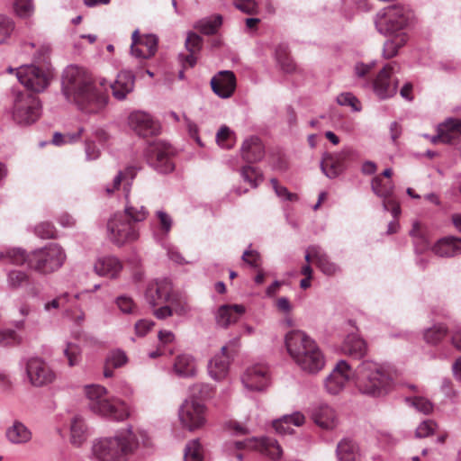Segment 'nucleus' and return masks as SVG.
<instances>
[{
    "label": "nucleus",
    "instance_id": "nucleus-37",
    "mask_svg": "<svg viewBox=\"0 0 461 461\" xmlns=\"http://www.w3.org/2000/svg\"><path fill=\"white\" fill-rule=\"evenodd\" d=\"M174 370L180 376L194 375L196 372L194 359L186 354L179 355L175 361Z\"/></svg>",
    "mask_w": 461,
    "mask_h": 461
},
{
    "label": "nucleus",
    "instance_id": "nucleus-25",
    "mask_svg": "<svg viewBox=\"0 0 461 461\" xmlns=\"http://www.w3.org/2000/svg\"><path fill=\"white\" fill-rule=\"evenodd\" d=\"M305 261L307 263L313 261L316 267L327 276H333L339 271V267L330 260L328 255L319 246L307 248Z\"/></svg>",
    "mask_w": 461,
    "mask_h": 461
},
{
    "label": "nucleus",
    "instance_id": "nucleus-61",
    "mask_svg": "<svg viewBox=\"0 0 461 461\" xmlns=\"http://www.w3.org/2000/svg\"><path fill=\"white\" fill-rule=\"evenodd\" d=\"M384 199L383 204L386 211L391 212L393 216L396 218L401 213V208L399 203L393 198V194Z\"/></svg>",
    "mask_w": 461,
    "mask_h": 461
},
{
    "label": "nucleus",
    "instance_id": "nucleus-48",
    "mask_svg": "<svg viewBox=\"0 0 461 461\" xmlns=\"http://www.w3.org/2000/svg\"><path fill=\"white\" fill-rule=\"evenodd\" d=\"M185 461H202V446L197 439L190 441L185 449Z\"/></svg>",
    "mask_w": 461,
    "mask_h": 461
},
{
    "label": "nucleus",
    "instance_id": "nucleus-64",
    "mask_svg": "<svg viewBox=\"0 0 461 461\" xmlns=\"http://www.w3.org/2000/svg\"><path fill=\"white\" fill-rule=\"evenodd\" d=\"M270 165L278 170H285L287 168V161L283 154L280 152L273 153L270 156Z\"/></svg>",
    "mask_w": 461,
    "mask_h": 461
},
{
    "label": "nucleus",
    "instance_id": "nucleus-40",
    "mask_svg": "<svg viewBox=\"0 0 461 461\" xmlns=\"http://www.w3.org/2000/svg\"><path fill=\"white\" fill-rule=\"evenodd\" d=\"M276 55L277 62L285 73H292L295 71L296 65L291 59L286 46L279 45L276 50Z\"/></svg>",
    "mask_w": 461,
    "mask_h": 461
},
{
    "label": "nucleus",
    "instance_id": "nucleus-24",
    "mask_svg": "<svg viewBox=\"0 0 461 461\" xmlns=\"http://www.w3.org/2000/svg\"><path fill=\"white\" fill-rule=\"evenodd\" d=\"M431 142L436 144L455 143L461 140V121L457 119H449L438 128V134L430 139Z\"/></svg>",
    "mask_w": 461,
    "mask_h": 461
},
{
    "label": "nucleus",
    "instance_id": "nucleus-12",
    "mask_svg": "<svg viewBox=\"0 0 461 461\" xmlns=\"http://www.w3.org/2000/svg\"><path fill=\"white\" fill-rule=\"evenodd\" d=\"M182 424L190 430L201 428L205 423V407L198 400H185L179 411Z\"/></svg>",
    "mask_w": 461,
    "mask_h": 461
},
{
    "label": "nucleus",
    "instance_id": "nucleus-43",
    "mask_svg": "<svg viewBox=\"0 0 461 461\" xmlns=\"http://www.w3.org/2000/svg\"><path fill=\"white\" fill-rule=\"evenodd\" d=\"M447 334V328L442 324H437L424 332V339L429 344L440 342Z\"/></svg>",
    "mask_w": 461,
    "mask_h": 461
},
{
    "label": "nucleus",
    "instance_id": "nucleus-53",
    "mask_svg": "<svg viewBox=\"0 0 461 461\" xmlns=\"http://www.w3.org/2000/svg\"><path fill=\"white\" fill-rule=\"evenodd\" d=\"M34 233L41 239H54L56 237V229L49 221H42L35 226Z\"/></svg>",
    "mask_w": 461,
    "mask_h": 461
},
{
    "label": "nucleus",
    "instance_id": "nucleus-56",
    "mask_svg": "<svg viewBox=\"0 0 461 461\" xmlns=\"http://www.w3.org/2000/svg\"><path fill=\"white\" fill-rule=\"evenodd\" d=\"M20 343V339L14 330H0V346L8 347Z\"/></svg>",
    "mask_w": 461,
    "mask_h": 461
},
{
    "label": "nucleus",
    "instance_id": "nucleus-55",
    "mask_svg": "<svg viewBox=\"0 0 461 461\" xmlns=\"http://www.w3.org/2000/svg\"><path fill=\"white\" fill-rule=\"evenodd\" d=\"M337 101L340 105H348L352 107L354 111H360L361 104L358 99L351 93H342L337 97Z\"/></svg>",
    "mask_w": 461,
    "mask_h": 461
},
{
    "label": "nucleus",
    "instance_id": "nucleus-58",
    "mask_svg": "<svg viewBox=\"0 0 461 461\" xmlns=\"http://www.w3.org/2000/svg\"><path fill=\"white\" fill-rule=\"evenodd\" d=\"M436 423L433 420H427L420 424V426L416 429V437L417 438H425L431 434L436 429Z\"/></svg>",
    "mask_w": 461,
    "mask_h": 461
},
{
    "label": "nucleus",
    "instance_id": "nucleus-42",
    "mask_svg": "<svg viewBox=\"0 0 461 461\" xmlns=\"http://www.w3.org/2000/svg\"><path fill=\"white\" fill-rule=\"evenodd\" d=\"M221 23L222 17L221 15H214L212 17L200 21L196 28L200 32L203 34L212 35L216 33Z\"/></svg>",
    "mask_w": 461,
    "mask_h": 461
},
{
    "label": "nucleus",
    "instance_id": "nucleus-46",
    "mask_svg": "<svg viewBox=\"0 0 461 461\" xmlns=\"http://www.w3.org/2000/svg\"><path fill=\"white\" fill-rule=\"evenodd\" d=\"M216 142L224 149H231L235 144V134L225 125L221 126L216 134Z\"/></svg>",
    "mask_w": 461,
    "mask_h": 461
},
{
    "label": "nucleus",
    "instance_id": "nucleus-47",
    "mask_svg": "<svg viewBox=\"0 0 461 461\" xmlns=\"http://www.w3.org/2000/svg\"><path fill=\"white\" fill-rule=\"evenodd\" d=\"M136 175V169L132 167H127L124 171H120L118 175L114 177L112 185H107L105 187V192L107 194H112L115 190H118L122 181H125L126 178L130 177L133 179Z\"/></svg>",
    "mask_w": 461,
    "mask_h": 461
},
{
    "label": "nucleus",
    "instance_id": "nucleus-11",
    "mask_svg": "<svg viewBox=\"0 0 461 461\" xmlns=\"http://www.w3.org/2000/svg\"><path fill=\"white\" fill-rule=\"evenodd\" d=\"M16 76L19 82L26 87L24 91H29L35 95L43 91L48 86L50 79V72L35 66L19 68Z\"/></svg>",
    "mask_w": 461,
    "mask_h": 461
},
{
    "label": "nucleus",
    "instance_id": "nucleus-28",
    "mask_svg": "<svg viewBox=\"0 0 461 461\" xmlns=\"http://www.w3.org/2000/svg\"><path fill=\"white\" fill-rule=\"evenodd\" d=\"M312 419L316 425L324 429H333L338 424L335 411L326 404L320 405L313 411Z\"/></svg>",
    "mask_w": 461,
    "mask_h": 461
},
{
    "label": "nucleus",
    "instance_id": "nucleus-63",
    "mask_svg": "<svg viewBox=\"0 0 461 461\" xmlns=\"http://www.w3.org/2000/svg\"><path fill=\"white\" fill-rule=\"evenodd\" d=\"M270 183L279 197H284L286 200L293 201L296 199V194L290 193L286 187L279 185L278 181L276 178H272Z\"/></svg>",
    "mask_w": 461,
    "mask_h": 461
},
{
    "label": "nucleus",
    "instance_id": "nucleus-16",
    "mask_svg": "<svg viewBox=\"0 0 461 461\" xmlns=\"http://www.w3.org/2000/svg\"><path fill=\"white\" fill-rule=\"evenodd\" d=\"M233 445L236 450L243 448L255 449L274 461L279 459L282 456V449L276 440L272 438H261L247 441H236Z\"/></svg>",
    "mask_w": 461,
    "mask_h": 461
},
{
    "label": "nucleus",
    "instance_id": "nucleus-45",
    "mask_svg": "<svg viewBox=\"0 0 461 461\" xmlns=\"http://www.w3.org/2000/svg\"><path fill=\"white\" fill-rule=\"evenodd\" d=\"M241 176L243 179L254 188L263 181V174L261 171L252 166H244L241 168Z\"/></svg>",
    "mask_w": 461,
    "mask_h": 461
},
{
    "label": "nucleus",
    "instance_id": "nucleus-30",
    "mask_svg": "<svg viewBox=\"0 0 461 461\" xmlns=\"http://www.w3.org/2000/svg\"><path fill=\"white\" fill-rule=\"evenodd\" d=\"M245 313V307L240 304H225L219 308L217 322L221 327L235 323Z\"/></svg>",
    "mask_w": 461,
    "mask_h": 461
},
{
    "label": "nucleus",
    "instance_id": "nucleus-20",
    "mask_svg": "<svg viewBox=\"0 0 461 461\" xmlns=\"http://www.w3.org/2000/svg\"><path fill=\"white\" fill-rule=\"evenodd\" d=\"M393 64L385 65L373 81V87L380 98H388L396 93L397 85L392 81Z\"/></svg>",
    "mask_w": 461,
    "mask_h": 461
},
{
    "label": "nucleus",
    "instance_id": "nucleus-2",
    "mask_svg": "<svg viewBox=\"0 0 461 461\" xmlns=\"http://www.w3.org/2000/svg\"><path fill=\"white\" fill-rule=\"evenodd\" d=\"M140 445L150 446L148 434L127 429L113 437L98 440L93 447V453L99 461H128Z\"/></svg>",
    "mask_w": 461,
    "mask_h": 461
},
{
    "label": "nucleus",
    "instance_id": "nucleus-33",
    "mask_svg": "<svg viewBox=\"0 0 461 461\" xmlns=\"http://www.w3.org/2000/svg\"><path fill=\"white\" fill-rule=\"evenodd\" d=\"M202 38L194 32H190L185 41V48L189 51L188 55L181 54L180 58L184 63V66L190 68L196 64L197 57L196 54L202 48Z\"/></svg>",
    "mask_w": 461,
    "mask_h": 461
},
{
    "label": "nucleus",
    "instance_id": "nucleus-39",
    "mask_svg": "<svg viewBox=\"0 0 461 461\" xmlns=\"http://www.w3.org/2000/svg\"><path fill=\"white\" fill-rule=\"evenodd\" d=\"M70 434L74 446L79 447L86 439V427L80 417L76 416L71 420Z\"/></svg>",
    "mask_w": 461,
    "mask_h": 461
},
{
    "label": "nucleus",
    "instance_id": "nucleus-27",
    "mask_svg": "<svg viewBox=\"0 0 461 461\" xmlns=\"http://www.w3.org/2000/svg\"><path fill=\"white\" fill-rule=\"evenodd\" d=\"M110 87L113 96L118 100H122L133 90L134 76L130 71H121Z\"/></svg>",
    "mask_w": 461,
    "mask_h": 461
},
{
    "label": "nucleus",
    "instance_id": "nucleus-9",
    "mask_svg": "<svg viewBox=\"0 0 461 461\" xmlns=\"http://www.w3.org/2000/svg\"><path fill=\"white\" fill-rule=\"evenodd\" d=\"M24 263L41 273L50 274L62 267L66 260V254L63 249L56 243L26 254Z\"/></svg>",
    "mask_w": 461,
    "mask_h": 461
},
{
    "label": "nucleus",
    "instance_id": "nucleus-38",
    "mask_svg": "<svg viewBox=\"0 0 461 461\" xmlns=\"http://www.w3.org/2000/svg\"><path fill=\"white\" fill-rule=\"evenodd\" d=\"M304 422V416L300 412H295L292 415L284 416L278 420L273 422L274 429L281 434L290 433V425L301 426Z\"/></svg>",
    "mask_w": 461,
    "mask_h": 461
},
{
    "label": "nucleus",
    "instance_id": "nucleus-26",
    "mask_svg": "<svg viewBox=\"0 0 461 461\" xmlns=\"http://www.w3.org/2000/svg\"><path fill=\"white\" fill-rule=\"evenodd\" d=\"M240 153L244 161L257 163L264 158L265 147L258 137L250 136L243 141Z\"/></svg>",
    "mask_w": 461,
    "mask_h": 461
},
{
    "label": "nucleus",
    "instance_id": "nucleus-15",
    "mask_svg": "<svg viewBox=\"0 0 461 461\" xmlns=\"http://www.w3.org/2000/svg\"><path fill=\"white\" fill-rule=\"evenodd\" d=\"M356 155L352 149H344L339 153L327 154L321 161V169L330 178L338 176L346 167V162L351 160Z\"/></svg>",
    "mask_w": 461,
    "mask_h": 461
},
{
    "label": "nucleus",
    "instance_id": "nucleus-32",
    "mask_svg": "<svg viewBox=\"0 0 461 461\" xmlns=\"http://www.w3.org/2000/svg\"><path fill=\"white\" fill-rule=\"evenodd\" d=\"M122 265L115 257H104L99 258L94 266V270L98 276L115 277L122 270Z\"/></svg>",
    "mask_w": 461,
    "mask_h": 461
},
{
    "label": "nucleus",
    "instance_id": "nucleus-57",
    "mask_svg": "<svg viewBox=\"0 0 461 461\" xmlns=\"http://www.w3.org/2000/svg\"><path fill=\"white\" fill-rule=\"evenodd\" d=\"M408 401H411V404L415 409L424 414H429L433 410L432 403L426 398L415 396L411 399H408Z\"/></svg>",
    "mask_w": 461,
    "mask_h": 461
},
{
    "label": "nucleus",
    "instance_id": "nucleus-54",
    "mask_svg": "<svg viewBox=\"0 0 461 461\" xmlns=\"http://www.w3.org/2000/svg\"><path fill=\"white\" fill-rule=\"evenodd\" d=\"M28 276L24 272L19 270H14L9 272L7 276L8 285L10 287L15 289L21 286L23 284L28 282Z\"/></svg>",
    "mask_w": 461,
    "mask_h": 461
},
{
    "label": "nucleus",
    "instance_id": "nucleus-7",
    "mask_svg": "<svg viewBox=\"0 0 461 461\" xmlns=\"http://www.w3.org/2000/svg\"><path fill=\"white\" fill-rule=\"evenodd\" d=\"M412 11L406 5L396 4L380 10L375 17V27L383 34L406 33L404 30L412 20Z\"/></svg>",
    "mask_w": 461,
    "mask_h": 461
},
{
    "label": "nucleus",
    "instance_id": "nucleus-62",
    "mask_svg": "<svg viewBox=\"0 0 461 461\" xmlns=\"http://www.w3.org/2000/svg\"><path fill=\"white\" fill-rule=\"evenodd\" d=\"M242 260L255 268H258L261 263V258L258 252L251 249L244 251Z\"/></svg>",
    "mask_w": 461,
    "mask_h": 461
},
{
    "label": "nucleus",
    "instance_id": "nucleus-17",
    "mask_svg": "<svg viewBox=\"0 0 461 461\" xmlns=\"http://www.w3.org/2000/svg\"><path fill=\"white\" fill-rule=\"evenodd\" d=\"M351 377L352 371L350 366L346 361L341 360L325 379V389L330 394L336 395L344 389Z\"/></svg>",
    "mask_w": 461,
    "mask_h": 461
},
{
    "label": "nucleus",
    "instance_id": "nucleus-18",
    "mask_svg": "<svg viewBox=\"0 0 461 461\" xmlns=\"http://www.w3.org/2000/svg\"><path fill=\"white\" fill-rule=\"evenodd\" d=\"M269 382L268 369L258 364L249 366L242 375L244 386L250 391H262Z\"/></svg>",
    "mask_w": 461,
    "mask_h": 461
},
{
    "label": "nucleus",
    "instance_id": "nucleus-44",
    "mask_svg": "<svg viewBox=\"0 0 461 461\" xmlns=\"http://www.w3.org/2000/svg\"><path fill=\"white\" fill-rule=\"evenodd\" d=\"M410 233L414 238L416 249L420 253H422L429 249V242L422 230L420 223L415 222Z\"/></svg>",
    "mask_w": 461,
    "mask_h": 461
},
{
    "label": "nucleus",
    "instance_id": "nucleus-14",
    "mask_svg": "<svg viewBox=\"0 0 461 461\" xmlns=\"http://www.w3.org/2000/svg\"><path fill=\"white\" fill-rule=\"evenodd\" d=\"M26 373L30 383L36 387L51 384L56 378L55 373L50 366L38 357H32L27 361Z\"/></svg>",
    "mask_w": 461,
    "mask_h": 461
},
{
    "label": "nucleus",
    "instance_id": "nucleus-19",
    "mask_svg": "<svg viewBox=\"0 0 461 461\" xmlns=\"http://www.w3.org/2000/svg\"><path fill=\"white\" fill-rule=\"evenodd\" d=\"M130 127L143 138L156 135L159 132V125L153 121L149 114L142 112H134L129 116Z\"/></svg>",
    "mask_w": 461,
    "mask_h": 461
},
{
    "label": "nucleus",
    "instance_id": "nucleus-3",
    "mask_svg": "<svg viewBox=\"0 0 461 461\" xmlns=\"http://www.w3.org/2000/svg\"><path fill=\"white\" fill-rule=\"evenodd\" d=\"M124 212L113 214L107 221V234L111 242L122 246L139 238L138 223L147 218L148 212L143 205L131 203L126 194Z\"/></svg>",
    "mask_w": 461,
    "mask_h": 461
},
{
    "label": "nucleus",
    "instance_id": "nucleus-1",
    "mask_svg": "<svg viewBox=\"0 0 461 461\" xmlns=\"http://www.w3.org/2000/svg\"><path fill=\"white\" fill-rule=\"evenodd\" d=\"M62 89L68 101L86 113H97L108 102L106 80L95 81L89 73L77 67L65 70Z\"/></svg>",
    "mask_w": 461,
    "mask_h": 461
},
{
    "label": "nucleus",
    "instance_id": "nucleus-21",
    "mask_svg": "<svg viewBox=\"0 0 461 461\" xmlns=\"http://www.w3.org/2000/svg\"><path fill=\"white\" fill-rule=\"evenodd\" d=\"M158 38L155 35L140 36L138 31L132 33L131 53L140 59H149L155 55Z\"/></svg>",
    "mask_w": 461,
    "mask_h": 461
},
{
    "label": "nucleus",
    "instance_id": "nucleus-52",
    "mask_svg": "<svg viewBox=\"0 0 461 461\" xmlns=\"http://www.w3.org/2000/svg\"><path fill=\"white\" fill-rule=\"evenodd\" d=\"M64 355L68 359L70 366H77L81 359V349L78 345L75 343H68L64 349Z\"/></svg>",
    "mask_w": 461,
    "mask_h": 461
},
{
    "label": "nucleus",
    "instance_id": "nucleus-23",
    "mask_svg": "<svg viewBox=\"0 0 461 461\" xmlns=\"http://www.w3.org/2000/svg\"><path fill=\"white\" fill-rule=\"evenodd\" d=\"M214 94L221 98L230 97L236 89V77L229 70L220 71L211 80Z\"/></svg>",
    "mask_w": 461,
    "mask_h": 461
},
{
    "label": "nucleus",
    "instance_id": "nucleus-22",
    "mask_svg": "<svg viewBox=\"0 0 461 461\" xmlns=\"http://www.w3.org/2000/svg\"><path fill=\"white\" fill-rule=\"evenodd\" d=\"M171 292L172 285L168 280H157L149 285L145 296L150 305L157 306L170 302Z\"/></svg>",
    "mask_w": 461,
    "mask_h": 461
},
{
    "label": "nucleus",
    "instance_id": "nucleus-10",
    "mask_svg": "<svg viewBox=\"0 0 461 461\" xmlns=\"http://www.w3.org/2000/svg\"><path fill=\"white\" fill-rule=\"evenodd\" d=\"M175 149L163 140L150 142L145 151L148 164L160 173H169L175 168L173 157Z\"/></svg>",
    "mask_w": 461,
    "mask_h": 461
},
{
    "label": "nucleus",
    "instance_id": "nucleus-13",
    "mask_svg": "<svg viewBox=\"0 0 461 461\" xmlns=\"http://www.w3.org/2000/svg\"><path fill=\"white\" fill-rule=\"evenodd\" d=\"M238 344V339L230 341L227 345L221 347L219 353L215 354L208 365L210 375L221 381L224 379L229 373V366L234 348Z\"/></svg>",
    "mask_w": 461,
    "mask_h": 461
},
{
    "label": "nucleus",
    "instance_id": "nucleus-34",
    "mask_svg": "<svg viewBox=\"0 0 461 461\" xmlns=\"http://www.w3.org/2000/svg\"><path fill=\"white\" fill-rule=\"evenodd\" d=\"M337 456L339 461H357L360 456L359 447L353 440L344 438L338 444Z\"/></svg>",
    "mask_w": 461,
    "mask_h": 461
},
{
    "label": "nucleus",
    "instance_id": "nucleus-50",
    "mask_svg": "<svg viewBox=\"0 0 461 461\" xmlns=\"http://www.w3.org/2000/svg\"><path fill=\"white\" fill-rule=\"evenodd\" d=\"M14 7L16 14L22 18L30 17L34 12L32 0H15Z\"/></svg>",
    "mask_w": 461,
    "mask_h": 461
},
{
    "label": "nucleus",
    "instance_id": "nucleus-36",
    "mask_svg": "<svg viewBox=\"0 0 461 461\" xmlns=\"http://www.w3.org/2000/svg\"><path fill=\"white\" fill-rule=\"evenodd\" d=\"M391 38L387 40L383 48V56L384 59H392L398 54L399 50L403 47L408 41L407 33L389 34Z\"/></svg>",
    "mask_w": 461,
    "mask_h": 461
},
{
    "label": "nucleus",
    "instance_id": "nucleus-51",
    "mask_svg": "<svg viewBox=\"0 0 461 461\" xmlns=\"http://www.w3.org/2000/svg\"><path fill=\"white\" fill-rule=\"evenodd\" d=\"M77 295L71 297L68 293H64L59 296L56 297L50 302H48L44 305V309L46 311H50L52 309H59V307H65L68 303L76 301L77 299Z\"/></svg>",
    "mask_w": 461,
    "mask_h": 461
},
{
    "label": "nucleus",
    "instance_id": "nucleus-59",
    "mask_svg": "<svg viewBox=\"0 0 461 461\" xmlns=\"http://www.w3.org/2000/svg\"><path fill=\"white\" fill-rule=\"evenodd\" d=\"M126 355L122 351L117 350L113 351L109 355L106 362H108V366H112V367H120L126 363Z\"/></svg>",
    "mask_w": 461,
    "mask_h": 461
},
{
    "label": "nucleus",
    "instance_id": "nucleus-49",
    "mask_svg": "<svg viewBox=\"0 0 461 461\" xmlns=\"http://www.w3.org/2000/svg\"><path fill=\"white\" fill-rule=\"evenodd\" d=\"M8 259L15 265H23L26 260L25 251L20 249H12L5 252H0V261Z\"/></svg>",
    "mask_w": 461,
    "mask_h": 461
},
{
    "label": "nucleus",
    "instance_id": "nucleus-60",
    "mask_svg": "<svg viewBox=\"0 0 461 461\" xmlns=\"http://www.w3.org/2000/svg\"><path fill=\"white\" fill-rule=\"evenodd\" d=\"M117 305L124 313H134L137 308L133 300L127 296H120L117 299Z\"/></svg>",
    "mask_w": 461,
    "mask_h": 461
},
{
    "label": "nucleus",
    "instance_id": "nucleus-41",
    "mask_svg": "<svg viewBox=\"0 0 461 461\" xmlns=\"http://www.w3.org/2000/svg\"><path fill=\"white\" fill-rule=\"evenodd\" d=\"M373 191L380 197L390 196L393 193V185L390 179L376 176L372 181Z\"/></svg>",
    "mask_w": 461,
    "mask_h": 461
},
{
    "label": "nucleus",
    "instance_id": "nucleus-31",
    "mask_svg": "<svg viewBox=\"0 0 461 461\" xmlns=\"http://www.w3.org/2000/svg\"><path fill=\"white\" fill-rule=\"evenodd\" d=\"M5 437L12 444L22 445L31 441L32 433L22 421L14 420L6 429Z\"/></svg>",
    "mask_w": 461,
    "mask_h": 461
},
{
    "label": "nucleus",
    "instance_id": "nucleus-6",
    "mask_svg": "<svg viewBox=\"0 0 461 461\" xmlns=\"http://www.w3.org/2000/svg\"><path fill=\"white\" fill-rule=\"evenodd\" d=\"M89 407L95 412L112 420H124L131 415L129 406L122 401L109 397L106 389L100 385L85 388Z\"/></svg>",
    "mask_w": 461,
    "mask_h": 461
},
{
    "label": "nucleus",
    "instance_id": "nucleus-4",
    "mask_svg": "<svg viewBox=\"0 0 461 461\" xmlns=\"http://www.w3.org/2000/svg\"><path fill=\"white\" fill-rule=\"evenodd\" d=\"M285 346L293 359L302 369L315 373L324 366V358L319 348L305 333L292 330L285 337Z\"/></svg>",
    "mask_w": 461,
    "mask_h": 461
},
{
    "label": "nucleus",
    "instance_id": "nucleus-5",
    "mask_svg": "<svg viewBox=\"0 0 461 461\" xmlns=\"http://www.w3.org/2000/svg\"><path fill=\"white\" fill-rule=\"evenodd\" d=\"M391 375L378 364L365 362L356 372V385L363 394L378 397L386 394L392 387Z\"/></svg>",
    "mask_w": 461,
    "mask_h": 461
},
{
    "label": "nucleus",
    "instance_id": "nucleus-35",
    "mask_svg": "<svg viewBox=\"0 0 461 461\" xmlns=\"http://www.w3.org/2000/svg\"><path fill=\"white\" fill-rule=\"evenodd\" d=\"M343 350L346 354L360 358L366 355L367 346L366 341L360 337L356 334H350L344 341Z\"/></svg>",
    "mask_w": 461,
    "mask_h": 461
},
{
    "label": "nucleus",
    "instance_id": "nucleus-8",
    "mask_svg": "<svg viewBox=\"0 0 461 461\" xmlns=\"http://www.w3.org/2000/svg\"><path fill=\"white\" fill-rule=\"evenodd\" d=\"M42 112L40 98L29 91H15L12 106V119L19 125L27 126L36 122Z\"/></svg>",
    "mask_w": 461,
    "mask_h": 461
},
{
    "label": "nucleus",
    "instance_id": "nucleus-29",
    "mask_svg": "<svg viewBox=\"0 0 461 461\" xmlns=\"http://www.w3.org/2000/svg\"><path fill=\"white\" fill-rule=\"evenodd\" d=\"M432 251L438 257H454L461 253V238L445 237L438 240L432 247Z\"/></svg>",
    "mask_w": 461,
    "mask_h": 461
}]
</instances>
